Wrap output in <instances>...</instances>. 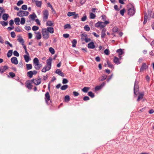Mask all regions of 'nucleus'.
<instances>
[{
    "label": "nucleus",
    "mask_w": 154,
    "mask_h": 154,
    "mask_svg": "<svg viewBox=\"0 0 154 154\" xmlns=\"http://www.w3.org/2000/svg\"><path fill=\"white\" fill-rule=\"evenodd\" d=\"M52 59L51 58H49L47 60V64L42 69V71L44 72H46L47 71L49 70L51 67V62Z\"/></svg>",
    "instance_id": "1"
},
{
    "label": "nucleus",
    "mask_w": 154,
    "mask_h": 154,
    "mask_svg": "<svg viewBox=\"0 0 154 154\" xmlns=\"http://www.w3.org/2000/svg\"><path fill=\"white\" fill-rule=\"evenodd\" d=\"M33 63L34 64L35 68L36 70H38L42 66V64H40L38 59L37 58H35L33 60Z\"/></svg>",
    "instance_id": "2"
},
{
    "label": "nucleus",
    "mask_w": 154,
    "mask_h": 154,
    "mask_svg": "<svg viewBox=\"0 0 154 154\" xmlns=\"http://www.w3.org/2000/svg\"><path fill=\"white\" fill-rule=\"evenodd\" d=\"M43 21L44 22L47 21L49 16V12L47 9H45L43 11Z\"/></svg>",
    "instance_id": "3"
},
{
    "label": "nucleus",
    "mask_w": 154,
    "mask_h": 154,
    "mask_svg": "<svg viewBox=\"0 0 154 154\" xmlns=\"http://www.w3.org/2000/svg\"><path fill=\"white\" fill-rule=\"evenodd\" d=\"M42 34L43 38L45 39H48L49 38V34L48 31H46V29H42Z\"/></svg>",
    "instance_id": "4"
},
{
    "label": "nucleus",
    "mask_w": 154,
    "mask_h": 154,
    "mask_svg": "<svg viewBox=\"0 0 154 154\" xmlns=\"http://www.w3.org/2000/svg\"><path fill=\"white\" fill-rule=\"evenodd\" d=\"M95 26L97 28H99L100 29H103L105 27V24L103 22L99 21L95 24Z\"/></svg>",
    "instance_id": "5"
},
{
    "label": "nucleus",
    "mask_w": 154,
    "mask_h": 154,
    "mask_svg": "<svg viewBox=\"0 0 154 154\" xmlns=\"http://www.w3.org/2000/svg\"><path fill=\"white\" fill-rule=\"evenodd\" d=\"M139 88L138 83L137 81V80H136L134 83V94L137 95L138 94L139 90Z\"/></svg>",
    "instance_id": "6"
},
{
    "label": "nucleus",
    "mask_w": 154,
    "mask_h": 154,
    "mask_svg": "<svg viewBox=\"0 0 154 154\" xmlns=\"http://www.w3.org/2000/svg\"><path fill=\"white\" fill-rule=\"evenodd\" d=\"M29 14V12L26 11H20L17 13V15L19 17H23L27 16Z\"/></svg>",
    "instance_id": "7"
},
{
    "label": "nucleus",
    "mask_w": 154,
    "mask_h": 154,
    "mask_svg": "<svg viewBox=\"0 0 154 154\" xmlns=\"http://www.w3.org/2000/svg\"><path fill=\"white\" fill-rule=\"evenodd\" d=\"M135 11L134 7L131 5V7L129 8L128 10V14L130 16H133L135 13Z\"/></svg>",
    "instance_id": "8"
},
{
    "label": "nucleus",
    "mask_w": 154,
    "mask_h": 154,
    "mask_svg": "<svg viewBox=\"0 0 154 154\" xmlns=\"http://www.w3.org/2000/svg\"><path fill=\"white\" fill-rule=\"evenodd\" d=\"M32 82L34 83L36 85H38L40 84L41 82L42 79L39 78L38 79H33L31 80Z\"/></svg>",
    "instance_id": "9"
},
{
    "label": "nucleus",
    "mask_w": 154,
    "mask_h": 154,
    "mask_svg": "<svg viewBox=\"0 0 154 154\" xmlns=\"http://www.w3.org/2000/svg\"><path fill=\"white\" fill-rule=\"evenodd\" d=\"M32 83L31 80H29L27 81L26 83V86L28 89L30 90L32 88Z\"/></svg>",
    "instance_id": "10"
},
{
    "label": "nucleus",
    "mask_w": 154,
    "mask_h": 154,
    "mask_svg": "<svg viewBox=\"0 0 154 154\" xmlns=\"http://www.w3.org/2000/svg\"><path fill=\"white\" fill-rule=\"evenodd\" d=\"M8 69V67L7 66L0 67V73L2 74Z\"/></svg>",
    "instance_id": "11"
},
{
    "label": "nucleus",
    "mask_w": 154,
    "mask_h": 154,
    "mask_svg": "<svg viewBox=\"0 0 154 154\" xmlns=\"http://www.w3.org/2000/svg\"><path fill=\"white\" fill-rule=\"evenodd\" d=\"M50 97L49 93L48 92H47L45 94V100L47 104H48V101L50 100Z\"/></svg>",
    "instance_id": "12"
},
{
    "label": "nucleus",
    "mask_w": 154,
    "mask_h": 154,
    "mask_svg": "<svg viewBox=\"0 0 154 154\" xmlns=\"http://www.w3.org/2000/svg\"><path fill=\"white\" fill-rule=\"evenodd\" d=\"M148 66L145 63H143L140 69V72H142L145 69H147Z\"/></svg>",
    "instance_id": "13"
},
{
    "label": "nucleus",
    "mask_w": 154,
    "mask_h": 154,
    "mask_svg": "<svg viewBox=\"0 0 154 154\" xmlns=\"http://www.w3.org/2000/svg\"><path fill=\"white\" fill-rule=\"evenodd\" d=\"M11 61L12 63L15 65L17 64L18 63L17 58L15 57H12L11 59Z\"/></svg>",
    "instance_id": "14"
},
{
    "label": "nucleus",
    "mask_w": 154,
    "mask_h": 154,
    "mask_svg": "<svg viewBox=\"0 0 154 154\" xmlns=\"http://www.w3.org/2000/svg\"><path fill=\"white\" fill-rule=\"evenodd\" d=\"M32 2H35L36 6L40 8L41 7L42 5V2L41 1H37L36 0H32Z\"/></svg>",
    "instance_id": "15"
},
{
    "label": "nucleus",
    "mask_w": 154,
    "mask_h": 154,
    "mask_svg": "<svg viewBox=\"0 0 154 154\" xmlns=\"http://www.w3.org/2000/svg\"><path fill=\"white\" fill-rule=\"evenodd\" d=\"M88 47L89 49H94L95 48V45L93 42H91L88 45Z\"/></svg>",
    "instance_id": "16"
},
{
    "label": "nucleus",
    "mask_w": 154,
    "mask_h": 154,
    "mask_svg": "<svg viewBox=\"0 0 154 154\" xmlns=\"http://www.w3.org/2000/svg\"><path fill=\"white\" fill-rule=\"evenodd\" d=\"M114 62L116 64L118 65L121 63L119 61V59L117 57L115 56L113 60Z\"/></svg>",
    "instance_id": "17"
},
{
    "label": "nucleus",
    "mask_w": 154,
    "mask_h": 154,
    "mask_svg": "<svg viewBox=\"0 0 154 154\" xmlns=\"http://www.w3.org/2000/svg\"><path fill=\"white\" fill-rule=\"evenodd\" d=\"M82 36L84 37H85L84 41L87 43L91 41V39L90 38H88L87 37V35L84 34H82Z\"/></svg>",
    "instance_id": "18"
},
{
    "label": "nucleus",
    "mask_w": 154,
    "mask_h": 154,
    "mask_svg": "<svg viewBox=\"0 0 154 154\" xmlns=\"http://www.w3.org/2000/svg\"><path fill=\"white\" fill-rule=\"evenodd\" d=\"M116 52L119 54V57L120 59L121 58V55L123 53L122 50V49H119L117 50Z\"/></svg>",
    "instance_id": "19"
},
{
    "label": "nucleus",
    "mask_w": 154,
    "mask_h": 154,
    "mask_svg": "<svg viewBox=\"0 0 154 154\" xmlns=\"http://www.w3.org/2000/svg\"><path fill=\"white\" fill-rule=\"evenodd\" d=\"M46 31H48V33L50 32L51 34L54 32V28L52 27H48L46 29Z\"/></svg>",
    "instance_id": "20"
},
{
    "label": "nucleus",
    "mask_w": 154,
    "mask_h": 154,
    "mask_svg": "<svg viewBox=\"0 0 154 154\" xmlns=\"http://www.w3.org/2000/svg\"><path fill=\"white\" fill-rule=\"evenodd\" d=\"M106 31V29L105 28H103L101 32V38H104L106 34L105 32Z\"/></svg>",
    "instance_id": "21"
},
{
    "label": "nucleus",
    "mask_w": 154,
    "mask_h": 154,
    "mask_svg": "<svg viewBox=\"0 0 154 154\" xmlns=\"http://www.w3.org/2000/svg\"><path fill=\"white\" fill-rule=\"evenodd\" d=\"M17 40L21 44V45L24 44V42L23 39L22 37L21 36H18V38L17 39Z\"/></svg>",
    "instance_id": "22"
},
{
    "label": "nucleus",
    "mask_w": 154,
    "mask_h": 154,
    "mask_svg": "<svg viewBox=\"0 0 154 154\" xmlns=\"http://www.w3.org/2000/svg\"><path fill=\"white\" fill-rule=\"evenodd\" d=\"M55 73L57 74H58L59 75H60L62 77L64 76L63 74V72H62L60 69H57L56 70Z\"/></svg>",
    "instance_id": "23"
},
{
    "label": "nucleus",
    "mask_w": 154,
    "mask_h": 154,
    "mask_svg": "<svg viewBox=\"0 0 154 154\" xmlns=\"http://www.w3.org/2000/svg\"><path fill=\"white\" fill-rule=\"evenodd\" d=\"M36 34L35 36V38L38 40L40 39L42 37L41 34L40 32H38L37 33H35Z\"/></svg>",
    "instance_id": "24"
},
{
    "label": "nucleus",
    "mask_w": 154,
    "mask_h": 154,
    "mask_svg": "<svg viewBox=\"0 0 154 154\" xmlns=\"http://www.w3.org/2000/svg\"><path fill=\"white\" fill-rule=\"evenodd\" d=\"M46 25L50 26H54V23L51 21H48L46 22Z\"/></svg>",
    "instance_id": "25"
},
{
    "label": "nucleus",
    "mask_w": 154,
    "mask_h": 154,
    "mask_svg": "<svg viewBox=\"0 0 154 154\" xmlns=\"http://www.w3.org/2000/svg\"><path fill=\"white\" fill-rule=\"evenodd\" d=\"M8 17L9 15L8 14H4L2 16V19L5 21L7 20Z\"/></svg>",
    "instance_id": "26"
},
{
    "label": "nucleus",
    "mask_w": 154,
    "mask_h": 154,
    "mask_svg": "<svg viewBox=\"0 0 154 154\" xmlns=\"http://www.w3.org/2000/svg\"><path fill=\"white\" fill-rule=\"evenodd\" d=\"M24 58L25 61L27 63L29 60V55H24Z\"/></svg>",
    "instance_id": "27"
},
{
    "label": "nucleus",
    "mask_w": 154,
    "mask_h": 154,
    "mask_svg": "<svg viewBox=\"0 0 154 154\" xmlns=\"http://www.w3.org/2000/svg\"><path fill=\"white\" fill-rule=\"evenodd\" d=\"M36 17L37 16L36 14L33 13V14L29 15V18H31V19L34 20Z\"/></svg>",
    "instance_id": "28"
},
{
    "label": "nucleus",
    "mask_w": 154,
    "mask_h": 154,
    "mask_svg": "<svg viewBox=\"0 0 154 154\" xmlns=\"http://www.w3.org/2000/svg\"><path fill=\"white\" fill-rule=\"evenodd\" d=\"M14 22L16 25H19L20 22V19L19 17H17L14 19Z\"/></svg>",
    "instance_id": "29"
},
{
    "label": "nucleus",
    "mask_w": 154,
    "mask_h": 154,
    "mask_svg": "<svg viewBox=\"0 0 154 154\" xmlns=\"http://www.w3.org/2000/svg\"><path fill=\"white\" fill-rule=\"evenodd\" d=\"M107 77V75H104L99 78V81H103L105 80Z\"/></svg>",
    "instance_id": "30"
},
{
    "label": "nucleus",
    "mask_w": 154,
    "mask_h": 154,
    "mask_svg": "<svg viewBox=\"0 0 154 154\" xmlns=\"http://www.w3.org/2000/svg\"><path fill=\"white\" fill-rule=\"evenodd\" d=\"M144 94L143 93H140L138 96V98L137 99V101H138L140 100V99L143 98L144 96Z\"/></svg>",
    "instance_id": "31"
},
{
    "label": "nucleus",
    "mask_w": 154,
    "mask_h": 154,
    "mask_svg": "<svg viewBox=\"0 0 154 154\" xmlns=\"http://www.w3.org/2000/svg\"><path fill=\"white\" fill-rule=\"evenodd\" d=\"M27 76L30 78H31L32 77L33 75V73H32V71H30L28 72L27 73Z\"/></svg>",
    "instance_id": "32"
},
{
    "label": "nucleus",
    "mask_w": 154,
    "mask_h": 154,
    "mask_svg": "<svg viewBox=\"0 0 154 154\" xmlns=\"http://www.w3.org/2000/svg\"><path fill=\"white\" fill-rule=\"evenodd\" d=\"M13 50H10L8 52L7 54V56L8 57H10L12 54Z\"/></svg>",
    "instance_id": "33"
},
{
    "label": "nucleus",
    "mask_w": 154,
    "mask_h": 154,
    "mask_svg": "<svg viewBox=\"0 0 154 154\" xmlns=\"http://www.w3.org/2000/svg\"><path fill=\"white\" fill-rule=\"evenodd\" d=\"M68 87V86L67 85H65L62 86L61 88V90H65Z\"/></svg>",
    "instance_id": "34"
},
{
    "label": "nucleus",
    "mask_w": 154,
    "mask_h": 154,
    "mask_svg": "<svg viewBox=\"0 0 154 154\" xmlns=\"http://www.w3.org/2000/svg\"><path fill=\"white\" fill-rule=\"evenodd\" d=\"M1 24L3 26H5L8 25V22L4 21H1L0 22Z\"/></svg>",
    "instance_id": "35"
},
{
    "label": "nucleus",
    "mask_w": 154,
    "mask_h": 154,
    "mask_svg": "<svg viewBox=\"0 0 154 154\" xmlns=\"http://www.w3.org/2000/svg\"><path fill=\"white\" fill-rule=\"evenodd\" d=\"M107 65L108 67L109 68L112 69L113 68V66L112 64L109 61H108L107 62Z\"/></svg>",
    "instance_id": "36"
},
{
    "label": "nucleus",
    "mask_w": 154,
    "mask_h": 154,
    "mask_svg": "<svg viewBox=\"0 0 154 154\" xmlns=\"http://www.w3.org/2000/svg\"><path fill=\"white\" fill-rule=\"evenodd\" d=\"M77 42L76 39H73L72 41V47H75Z\"/></svg>",
    "instance_id": "37"
},
{
    "label": "nucleus",
    "mask_w": 154,
    "mask_h": 154,
    "mask_svg": "<svg viewBox=\"0 0 154 154\" xmlns=\"http://www.w3.org/2000/svg\"><path fill=\"white\" fill-rule=\"evenodd\" d=\"M84 29L85 30L87 31H89L90 30V28L87 25H86L84 27Z\"/></svg>",
    "instance_id": "38"
},
{
    "label": "nucleus",
    "mask_w": 154,
    "mask_h": 154,
    "mask_svg": "<svg viewBox=\"0 0 154 154\" xmlns=\"http://www.w3.org/2000/svg\"><path fill=\"white\" fill-rule=\"evenodd\" d=\"M89 89V88L87 87H84L82 90V91L85 93H86L88 92Z\"/></svg>",
    "instance_id": "39"
},
{
    "label": "nucleus",
    "mask_w": 154,
    "mask_h": 154,
    "mask_svg": "<svg viewBox=\"0 0 154 154\" xmlns=\"http://www.w3.org/2000/svg\"><path fill=\"white\" fill-rule=\"evenodd\" d=\"M26 69L28 70H29L32 69V65L31 64H26Z\"/></svg>",
    "instance_id": "40"
},
{
    "label": "nucleus",
    "mask_w": 154,
    "mask_h": 154,
    "mask_svg": "<svg viewBox=\"0 0 154 154\" xmlns=\"http://www.w3.org/2000/svg\"><path fill=\"white\" fill-rule=\"evenodd\" d=\"M96 17V15L94 14L91 13L90 15V18L91 19H94Z\"/></svg>",
    "instance_id": "41"
},
{
    "label": "nucleus",
    "mask_w": 154,
    "mask_h": 154,
    "mask_svg": "<svg viewBox=\"0 0 154 154\" xmlns=\"http://www.w3.org/2000/svg\"><path fill=\"white\" fill-rule=\"evenodd\" d=\"M75 12H69L67 13V15L68 17H71L72 16H73L75 14Z\"/></svg>",
    "instance_id": "42"
},
{
    "label": "nucleus",
    "mask_w": 154,
    "mask_h": 154,
    "mask_svg": "<svg viewBox=\"0 0 154 154\" xmlns=\"http://www.w3.org/2000/svg\"><path fill=\"white\" fill-rule=\"evenodd\" d=\"M88 95L91 98H93L94 97V94L91 91L89 92L88 93Z\"/></svg>",
    "instance_id": "43"
},
{
    "label": "nucleus",
    "mask_w": 154,
    "mask_h": 154,
    "mask_svg": "<svg viewBox=\"0 0 154 154\" xmlns=\"http://www.w3.org/2000/svg\"><path fill=\"white\" fill-rule=\"evenodd\" d=\"M49 51L51 53L53 54H54L55 53V51L54 49L51 47H50L49 48Z\"/></svg>",
    "instance_id": "44"
},
{
    "label": "nucleus",
    "mask_w": 154,
    "mask_h": 154,
    "mask_svg": "<svg viewBox=\"0 0 154 154\" xmlns=\"http://www.w3.org/2000/svg\"><path fill=\"white\" fill-rule=\"evenodd\" d=\"M87 17L85 14H84L83 17H82L81 19V20L82 21H85L87 19Z\"/></svg>",
    "instance_id": "45"
},
{
    "label": "nucleus",
    "mask_w": 154,
    "mask_h": 154,
    "mask_svg": "<svg viewBox=\"0 0 154 154\" xmlns=\"http://www.w3.org/2000/svg\"><path fill=\"white\" fill-rule=\"evenodd\" d=\"M20 23L22 25H23L25 23V19L24 17H22L21 19Z\"/></svg>",
    "instance_id": "46"
},
{
    "label": "nucleus",
    "mask_w": 154,
    "mask_h": 154,
    "mask_svg": "<svg viewBox=\"0 0 154 154\" xmlns=\"http://www.w3.org/2000/svg\"><path fill=\"white\" fill-rule=\"evenodd\" d=\"M4 12V10L3 8H2L0 7V18H1L2 13Z\"/></svg>",
    "instance_id": "47"
},
{
    "label": "nucleus",
    "mask_w": 154,
    "mask_h": 154,
    "mask_svg": "<svg viewBox=\"0 0 154 154\" xmlns=\"http://www.w3.org/2000/svg\"><path fill=\"white\" fill-rule=\"evenodd\" d=\"M71 28L70 25L69 24H67L64 25V29H70Z\"/></svg>",
    "instance_id": "48"
},
{
    "label": "nucleus",
    "mask_w": 154,
    "mask_h": 154,
    "mask_svg": "<svg viewBox=\"0 0 154 154\" xmlns=\"http://www.w3.org/2000/svg\"><path fill=\"white\" fill-rule=\"evenodd\" d=\"M119 30V28L117 27H114L112 29V31L114 32H117Z\"/></svg>",
    "instance_id": "49"
},
{
    "label": "nucleus",
    "mask_w": 154,
    "mask_h": 154,
    "mask_svg": "<svg viewBox=\"0 0 154 154\" xmlns=\"http://www.w3.org/2000/svg\"><path fill=\"white\" fill-rule=\"evenodd\" d=\"M39 29V27L36 26H34L32 28V29L34 31L38 30Z\"/></svg>",
    "instance_id": "50"
},
{
    "label": "nucleus",
    "mask_w": 154,
    "mask_h": 154,
    "mask_svg": "<svg viewBox=\"0 0 154 154\" xmlns=\"http://www.w3.org/2000/svg\"><path fill=\"white\" fill-rule=\"evenodd\" d=\"M104 53L106 55H108L109 54V51L108 49H106L104 51Z\"/></svg>",
    "instance_id": "51"
},
{
    "label": "nucleus",
    "mask_w": 154,
    "mask_h": 154,
    "mask_svg": "<svg viewBox=\"0 0 154 154\" xmlns=\"http://www.w3.org/2000/svg\"><path fill=\"white\" fill-rule=\"evenodd\" d=\"M14 55L16 57H19V53L17 52V51H14L13 52Z\"/></svg>",
    "instance_id": "52"
},
{
    "label": "nucleus",
    "mask_w": 154,
    "mask_h": 154,
    "mask_svg": "<svg viewBox=\"0 0 154 154\" xmlns=\"http://www.w3.org/2000/svg\"><path fill=\"white\" fill-rule=\"evenodd\" d=\"M70 98L69 95H66L65 97V100L66 101H68L70 100Z\"/></svg>",
    "instance_id": "53"
},
{
    "label": "nucleus",
    "mask_w": 154,
    "mask_h": 154,
    "mask_svg": "<svg viewBox=\"0 0 154 154\" xmlns=\"http://www.w3.org/2000/svg\"><path fill=\"white\" fill-rule=\"evenodd\" d=\"M68 82V80L66 79H63L62 81V83L63 84L67 83Z\"/></svg>",
    "instance_id": "54"
},
{
    "label": "nucleus",
    "mask_w": 154,
    "mask_h": 154,
    "mask_svg": "<svg viewBox=\"0 0 154 154\" xmlns=\"http://www.w3.org/2000/svg\"><path fill=\"white\" fill-rule=\"evenodd\" d=\"M23 3V0L19 1L17 3V5L18 6H20Z\"/></svg>",
    "instance_id": "55"
},
{
    "label": "nucleus",
    "mask_w": 154,
    "mask_h": 154,
    "mask_svg": "<svg viewBox=\"0 0 154 154\" xmlns=\"http://www.w3.org/2000/svg\"><path fill=\"white\" fill-rule=\"evenodd\" d=\"M21 8L22 9L26 10L27 9V6L26 5H23L22 6Z\"/></svg>",
    "instance_id": "56"
},
{
    "label": "nucleus",
    "mask_w": 154,
    "mask_h": 154,
    "mask_svg": "<svg viewBox=\"0 0 154 154\" xmlns=\"http://www.w3.org/2000/svg\"><path fill=\"white\" fill-rule=\"evenodd\" d=\"M101 88H102L100 86V85L97 86L95 87V89L96 91H97L100 90Z\"/></svg>",
    "instance_id": "57"
},
{
    "label": "nucleus",
    "mask_w": 154,
    "mask_h": 154,
    "mask_svg": "<svg viewBox=\"0 0 154 154\" xmlns=\"http://www.w3.org/2000/svg\"><path fill=\"white\" fill-rule=\"evenodd\" d=\"M125 9H123L122 10H121L120 11V13L121 14L122 16H123L124 15V14L125 12Z\"/></svg>",
    "instance_id": "58"
},
{
    "label": "nucleus",
    "mask_w": 154,
    "mask_h": 154,
    "mask_svg": "<svg viewBox=\"0 0 154 154\" xmlns=\"http://www.w3.org/2000/svg\"><path fill=\"white\" fill-rule=\"evenodd\" d=\"M10 75L12 78L15 76V74L13 72H10L9 73Z\"/></svg>",
    "instance_id": "59"
},
{
    "label": "nucleus",
    "mask_w": 154,
    "mask_h": 154,
    "mask_svg": "<svg viewBox=\"0 0 154 154\" xmlns=\"http://www.w3.org/2000/svg\"><path fill=\"white\" fill-rule=\"evenodd\" d=\"M11 36L12 38H14L15 37L16 35L15 33L14 32H12L11 33Z\"/></svg>",
    "instance_id": "60"
},
{
    "label": "nucleus",
    "mask_w": 154,
    "mask_h": 154,
    "mask_svg": "<svg viewBox=\"0 0 154 154\" xmlns=\"http://www.w3.org/2000/svg\"><path fill=\"white\" fill-rule=\"evenodd\" d=\"M83 99L84 101H87L89 100L90 98L88 96H85L84 97Z\"/></svg>",
    "instance_id": "61"
},
{
    "label": "nucleus",
    "mask_w": 154,
    "mask_h": 154,
    "mask_svg": "<svg viewBox=\"0 0 154 154\" xmlns=\"http://www.w3.org/2000/svg\"><path fill=\"white\" fill-rule=\"evenodd\" d=\"M73 93L75 97L78 96L79 94V93L76 91H73Z\"/></svg>",
    "instance_id": "62"
},
{
    "label": "nucleus",
    "mask_w": 154,
    "mask_h": 154,
    "mask_svg": "<svg viewBox=\"0 0 154 154\" xmlns=\"http://www.w3.org/2000/svg\"><path fill=\"white\" fill-rule=\"evenodd\" d=\"M25 29L27 30H29L31 29V27L29 26H25Z\"/></svg>",
    "instance_id": "63"
},
{
    "label": "nucleus",
    "mask_w": 154,
    "mask_h": 154,
    "mask_svg": "<svg viewBox=\"0 0 154 154\" xmlns=\"http://www.w3.org/2000/svg\"><path fill=\"white\" fill-rule=\"evenodd\" d=\"M14 24V21L13 20H11L9 21V25L11 26Z\"/></svg>",
    "instance_id": "64"
}]
</instances>
